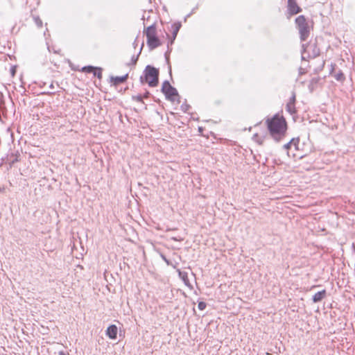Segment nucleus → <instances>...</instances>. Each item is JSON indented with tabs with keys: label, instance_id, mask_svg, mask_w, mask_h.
Listing matches in <instances>:
<instances>
[{
	"label": "nucleus",
	"instance_id": "1",
	"mask_svg": "<svg viewBox=\"0 0 355 355\" xmlns=\"http://www.w3.org/2000/svg\"><path fill=\"white\" fill-rule=\"evenodd\" d=\"M267 125L271 137L277 141H280L286 135V122L282 116L275 115L267 120Z\"/></svg>",
	"mask_w": 355,
	"mask_h": 355
},
{
	"label": "nucleus",
	"instance_id": "2",
	"mask_svg": "<svg viewBox=\"0 0 355 355\" xmlns=\"http://www.w3.org/2000/svg\"><path fill=\"white\" fill-rule=\"evenodd\" d=\"M145 77H141V83L145 80L150 87H155L158 83V71L150 66H148L145 70Z\"/></svg>",
	"mask_w": 355,
	"mask_h": 355
},
{
	"label": "nucleus",
	"instance_id": "3",
	"mask_svg": "<svg viewBox=\"0 0 355 355\" xmlns=\"http://www.w3.org/2000/svg\"><path fill=\"white\" fill-rule=\"evenodd\" d=\"M320 53V50L317 46L315 42H311L306 46H303V51L302 52V60H307L309 58H314Z\"/></svg>",
	"mask_w": 355,
	"mask_h": 355
},
{
	"label": "nucleus",
	"instance_id": "4",
	"mask_svg": "<svg viewBox=\"0 0 355 355\" xmlns=\"http://www.w3.org/2000/svg\"><path fill=\"white\" fill-rule=\"evenodd\" d=\"M146 35L147 44L151 49H155L161 44L159 40L156 35V28L155 26H150L148 27L146 31Z\"/></svg>",
	"mask_w": 355,
	"mask_h": 355
},
{
	"label": "nucleus",
	"instance_id": "5",
	"mask_svg": "<svg viewBox=\"0 0 355 355\" xmlns=\"http://www.w3.org/2000/svg\"><path fill=\"white\" fill-rule=\"evenodd\" d=\"M295 22L298 26L301 39L305 40L309 35V28L306 22V19L303 15H300L296 18Z\"/></svg>",
	"mask_w": 355,
	"mask_h": 355
},
{
	"label": "nucleus",
	"instance_id": "6",
	"mask_svg": "<svg viewBox=\"0 0 355 355\" xmlns=\"http://www.w3.org/2000/svg\"><path fill=\"white\" fill-rule=\"evenodd\" d=\"M162 92L171 101H175L178 98L177 90L167 81L164 82L162 85Z\"/></svg>",
	"mask_w": 355,
	"mask_h": 355
},
{
	"label": "nucleus",
	"instance_id": "7",
	"mask_svg": "<svg viewBox=\"0 0 355 355\" xmlns=\"http://www.w3.org/2000/svg\"><path fill=\"white\" fill-rule=\"evenodd\" d=\"M118 329L117 327L114 324H112L109 326L106 330V335L110 339H116L117 335Z\"/></svg>",
	"mask_w": 355,
	"mask_h": 355
},
{
	"label": "nucleus",
	"instance_id": "8",
	"mask_svg": "<svg viewBox=\"0 0 355 355\" xmlns=\"http://www.w3.org/2000/svg\"><path fill=\"white\" fill-rule=\"evenodd\" d=\"M299 139H293L291 140V141L284 146V148L286 150H292V148H294L295 150H297L299 149L298 145H299Z\"/></svg>",
	"mask_w": 355,
	"mask_h": 355
},
{
	"label": "nucleus",
	"instance_id": "9",
	"mask_svg": "<svg viewBox=\"0 0 355 355\" xmlns=\"http://www.w3.org/2000/svg\"><path fill=\"white\" fill-rule=\"evenodd\" d=\"M179 277L184 283L185 286H187L189 288H192V285L191 284L189 279L188 274L187 272L178 270Z\"/></svg>",
	"mask_w": 355,
	"mask_h": 355
},
{
	"label": "nucleus",
	"instance_id": "10",
	"mask_svg": "<svg viewBox=\"0 0 355 355\" xmlns=\"http://www.w3.org/2000/svg\"><path fill=\"white\" fill-rule=\"evenodd\" d=\"M326 297V291L322 290L316 293L313 297V301L315 303L322 301Z\"/></svg>",
	"mask_w": 355,
	"mask_h": 355
},
{
	"label": "nucleus",
	"instance_id": "11",
	"mask_svg": "<svg viewBox=\"0 0 355 355\" xmlns=\"http://www.w3.org/2000/svg\"><path fill=\"white\" fill-rule=\"evenodd\" d=\"M288 8L291 14H297L300 11V8L293 0H288Z\"/></svg>",
	"mask_w": 355,
	"mask_h": 355
},
{
	"label": "nucleus",
	"instance_id": "12",
	"mask_svg": "<svg viewBox=\"0 0 355 355\" xmlns=\"http://www.w3.org/2000/svg\"><path fill=\"white\" fill-rule=\"evenodd\" d=\"M295 95L293 94L292 97L291 98L289 102L287 103L286 107L287 110L293 114L295 112Z\"/></svg>",
	"mask_w": 355,
	"mask_h": 355
},
{
	"label": "nucleus",
	"instance_id": "13",
	"mask_svg": "<svg viewBox=\"0 0 355 355\" xmlns=\"http://www.w3.org/2000/svg\"><path fill=\"white\" fill-rule=\"evenodd\" d=\"M127 78H128V75L123 76H116V77H112V80L114 83V84L118 85L119 83H123L124 81H125Z\"/></svg>",
	"mask_w": 355,
	"mask_h": 355
},
{
	"label": "nucleus",
	"instance_id": "14",
	"mask_svg": "<svg viewBox=\"0 0 355 355\" xmlns=\"http://www.w3.org/2000/svg\"><path fill=\"white\" fill-rule=\"evenodd\" d=\"M82 71L86 73H93L94 75L96 74V68L92 66L85 67L82 69Z\"/></svg>",
	"mask_w": 355,
	"mask_h": 355
},
{
	"label": "nucleus",
	"instance_id": "15",
	"mask_svg": "<svg viewBox=\"0 0 355 355\" xmlns=\"http://www.w3.org/2000/svg\"><path fill=\"white\" fill-rule=\"evenodd\" d=\"M334 76L338 81H343L345 80V76L340 71L335 73Z\"/></svg>",
	"mask_w": 355,
	"mask_h": 355
},
{
	"label": "nucleus",
	"instance_id": "16",
	"mask_svg": "<svg viewBox=\"0 0 355 355\" xmlns=\"http://www.w3.org/2000/svg\"><path fill=\"white\" fill-rule=\"evenodd\" d=\"M253 140L257 142L259 144H261L263 143V139L260 138L257 134H254L252 137Z\"/></svg>",
	"mask_w": 355,
	"mask_h": 355
},
{
	"label": "nucleus",
	"instance_id": "17",
	"mask_svg": "<svg viewBox=\"0 0 355 355\" xmlns=\"http://www.w3.org/2000/svg\"><path fill=\"white\" fill-rule=\"evenodd\" d=\"M180 25H175L174 26V29H173V39L175 38V37L177 35V33H178V31L180 29Z\"/></svg>",
	"mask_w": 355,
	"mask_h": 355
},
{
	"label": "nucleus",
	"instance_id": "18",
	"mask_svg": "<svg viewBox=\"0 0 355 355\" xmlns=\"http://www.w3.org/2000/svg\"><path fill=\"white\" fill-rule=\"evenodd\" d=\"M34 20H35V24H37V26L38 27H41L42 26V20L39 17H34Z\"/></svg>",
	"mask_w": 355,
	"mask_h": 355
},
{
	"label": "nucleus",
	"instance_id": "19",
	"mask_svg": "<svg viewBox=\"0 0 355 355\" xmlns=\"http://www.w3.org/2000/svg\"><path fill=\"white\" fill-rule=\"evenodd\" d=\"M198 307L200 310H204L206 308V304L203 302H200L198 303Z\"/></svg>",
	"mask_w": 355,
	"mask_h": 355
},
{
	"label": "nucleus",
	"instance_id": "20",
	"mask_svg": "<svg viewBox=\"0 0 355 355\" xmlns=\"http://www.w3.org/2000/svg\"><path fill=\"white\" fill-rule=\"evenodd\" d=\"M98 78H101L102 76L101 71L100 68H96V74L95 75Z\"/></svg>",
	"mask_w": 355,
	"mask_h": 355
},
{
	"label": "nucleus",
	"instance_id": "21",
	"mask_svg": "<svg viewBox=\"0 0 355 355\" xmlns=\"http://www.w3.org/2000/svg\"><path fill=\"white\" fill-rule=\"evenodd\" d=\"M133 98L136 99L138 101H141L142 98L141 96H133Z\"/></svg>",
	"mask_w": 355,
	"mask_h": 355
},
{
	"label": "nucleus",
	"instance_id": "22",
	"mask_svg": "<svg viewBox=\"0 0 355 355\" xmlns=\"http://www.w3.org/2000/svg\"><path fill=\"white\" fill-rule=\"evenodd\" d=\"M59 354L60 355H66L64 352H60Z\"/></svg>",
	"mask_w": 355,
	"mask_h": 355
}]
</instances>
